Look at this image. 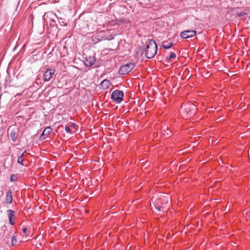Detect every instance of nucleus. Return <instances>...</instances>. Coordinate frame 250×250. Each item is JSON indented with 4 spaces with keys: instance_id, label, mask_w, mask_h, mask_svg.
<instances>
[{
    "instance_id": "f257e3e1",
    "label": "nucleus",
    "mask_w": 250,
    "mask_h": 250,
    "mask_svg": "<svg viewBox=\"0 0 250 250\" xmlns=\"http://www.w3.org/2000/svg\"><path fill=\"white\" fill-rule=\"evenodd\" d=\"M196 108L191 103H187L182 105L181 112L184 118L191 117L194 115Z\"/></svg>"
},
{
    "instance_id": "f03ea898",
    "label": "nucleus",
    "mask_w": 250,
    "mask_h": 250,
    "mask_svg": "<svg viewBox=\"0 0 250 250\" xmlns=\"http://www.w3.org/2000/svg\"><path fill=\"white\" fill-rule=\"evenodd\" d=\"M157 46L155 42L152 40L148 41L146 49V55L147 58H153L156 54Z\"/></svg>"
},
{
    "instance_id": "7ed1b4c3",
    "label": "nucleus",
    "mask_w": 250,
    "mask_h": 250,
    "mask_svg": "<svg viewBox=\"0 0 250 250\" xmlns=\"http://www.w3.org/2000/svg\"><path fill=\"white\" fill-rule=\"evenodd\" d=\"M124 96V92L119 90H114L111 94V99L117 103H119L123 101Z\"/></svg>"
},
{
    "instance_id": "20e7f679",
    "label": "nucleus",
    "mask_w": 250,
    "mask_h": 250,
    "mask_svg": "<svg viewBox=\"0 0 250 250\" xmlns=\"http://www.w3.org/2000/svg\"><path fill=\"white\" fill-rule=\"evenodd\" d=\"M160 200H161V202H160L159 201L155 202L154 205H155V208L159 211H160L161 210L163 211H165V210H164V202H165V204H167L168 202V200L166 196H163L162 198H160Z\"/></svg>"
},
{
    "instance_id": "39448f33",
    "label": "nucleus",
    "mask_w": 250,
    "mask_h": 250,
    "mask_svg": "<svg viewBox=\"0 0 250 250\" xmlns=\"http://www.w3.org/2000/svg\"><path fill=\"white\" fill-rule=\"evenodd\" d=\"M134 67V64L132 63H127L122 65L119 71L120 74L125 75L130 72Z\"/></svg>"
},
{
    "instance_id": "423d86ee",
    "label": "nucleus",
    "mask_w": 250,
    "mask_h": 250,
    "mask_svg": "<svg viewBox=\"0 0 250 250\" xmlns=\"http://www.w3.org/2000/svg\"><path fill=\"white\" fill-rule=\"evenodd\" d=\"M196 33L195 30H186L181 33V37L183 39H188L194 36Z\"/></svg>"
},
{
    "instance_id": "0eeeda50",
    "label": "nucleus",
    "mask_w": 250,
    "mask_h": 250,
    "mask_svg": "<svg viewBox=\"0 0 250 250\" xmlns=\"http://www.w3.org/2000/svg\"><path fill=\"white\" fill-rule=\"evenodd\" d=\"M54 73L55 70L54 69H47L43 75V80L45 82L50 81Z\"/></svg>"
},
{
    "instance_id": "6e6552de",
    "label": "nucleus",
    "mask_w": 250,
    "mask_h": 250,
    "mask_svg": "<svg viewBox=\"0 0 250 250\" xmlns=\"http://www.w3.org/2000/svg\"><path fill=\"white\" fill-rule=\"evenodd\" d=\"M7 212L10 224L12 225L14 224V222L12 221V220L15 218L16 212L10 209L8 210Z\"/></svg>"
},
{
    "instance_id": "1a4fd4ad",
    "label": "nucleus",
    "mask_w": 250,
    "mask_h": 250,
    "mask_svg": "<svg viewBox=\"0 0 250 250\" xmlns=\"http://www.w3.org/2000/svg\"><path fill=\"white\" fill-rule=\"evenodd\" d=\"M95 59L93 57H89L87 58H85V60L84 61V63L85 65L88 66H90L92 65L93 63L94 62Z\"/></svg>"
},
{
    "instance_id": "9d476101",
    "label": "nucleus",
    "mask_w": 250,
    "mask_h": 250,
    "mask_svg": "<svg viewBox=\"0 0 250 250\" xmlns=\"http://www.w3.org/2000/svg\"><path fill=\"white\" fill-rule=\"evenodd\" d=\"M9 136H10L11 139H12V140L13 141L15 142L17 138V136L16 135V131L13 129L10 128V129H9Z\"/></svg>"
},
{
    "instance_id": "9b49d317",
    "label": "nucleus",
    "mask_w": 250,
    "mask_h": 250,
    "mask_svg": "<svg viewBox=\"0 0 250 250\" xmlns=\"http://www.w3.org/2000/svg\"><path fill=\"white\" fill-rule=\"evenodd\" d=\"M52 131V129L50 126H48V127H46L44 129L42 133L40 136V139L41 140L42 139V137L44 135H46V136L48 135L49 134H50L51 133Z\"/></svg>"
},
{
    "instance_id": "f8f14e48",
    "label": "nucleus",
    "mask_w": 250,
    "mask_h": 250,
    "mask_svg": "<svg viewBox=\"0 0 250 250\" xmlns=\"http://www.w3.org/2000/svg\"><path fill=\"white\" fill-rule=\"evenodd\" d=\"M12 202V195L11 191L7 192L5 198V202L8 204H11Z\"/></svg>"
},
{
    "instance_id": "ddd939ff",
    "label": "nucleus",
    "mask_w": 250,
    "mask_h": 250,
    "mask_svg": "<svg viewBox=\"0 0 250 250\" xmlns=\"http://www.w3.org/2000/svg\"><path fill=\"white\" fill-rule=\"evenodd\" d=\"M110 84L108 80H104L101 82V85L103 89H106L109 87Z\"/></svg>"
},
{
    "instance_id": "4468645a",
    "label": "nucleus",
    "mask_w": 250,
    "mask_h": 250,
    "mask_svg": "<svg viewBox=\"0 0 250 250\" xmlns=\"http://www.w3.org/2000/svg\"><path fill=\"white\" fill-rule=\"evenodd\" d=\"M173 45V43L168 42H164L162 43V46L164 48L168 49L170 48Z\"/></svg>"
},
{
    "instance_id": "2eb2a0df",
    "label": "nucleus",
    "mask_w": 250,
    "mask_h": 250,
    "mask_svg": "<svg viewBox=\"0 0 250 250\" xmlns=\"http://www.w3.org/2000/svg\"><path fill=\"white\" fill-rule=\"evenodd\" d=\"M163 135L167 137L171 136V131L167 127H164V128L163 129Z\"/></svg>"
},
{
    "instance_id": "dca6fc26",
    "label": "nucleus",
    "mask_w": 250,
    "mask_h": 250,
    "mask_svg": "<svg viewBox=\"0 0 250 250\" xmlns=\"http://www.w3.org/2000/svg\"><path fill=\"white\" fill-rule=\"evenodd\" d=\"M175 57H176V54L172 52V53H171V54H170L169 56L166 57V59H167V60L169 61V60H171V59L175 58Z\"/></svg>"
},
{
    "instance_id": "f3484780",
    "label": "nucleus",
    "mask_w": 250,
    "mask_h": 250,
    "mask_svg": "<svg viewBox=\"0 0 250 250\" xmlns=\"http://www.w3.org/2000/svg\"><path fill=\"white\" fill-rule=\"evenodd\" d=\"M24 153H23L19 157L18 160V163L21 165H23V160L22 159V157H23Z\"/></svg>"
},
{
    "instance_id": "a211bd4d",
    "label": "nucleus",
    "mask_w": 250,
    "mask_h": 250,
    "mask_svg": "<svg viewBox=\"0 0 250 250\" xmlns=\"http://www.w3.org/2000/svg\"><path fill=\"white\" fill-rule=\"evenodd\" d=\"M11 243H12V245L13 246L15 245V244L17 243L16 238L15 236L12 237V239H11Z\"/></svg>"
},
{
    "instance_id": "6ab92c4d",
    "label": "nucleus",
    "mask_w": 250,
    "mask_h": 250,
    "mask_svg": "<svg viewBox=\"0 0 250 250\" xmlns=\"http://www.w3.org/2000/svg\"><path fill=\"white\" fill-rule=\"evenodd\" d=\"M65 130L68 133H69L71 130L70 128L69 127V126H67L65 127Z\"/></svg>"
},
{
    "instance_id": "aec40b11",
    "label": "nucleus",
    "mask_w": 250,
    "mask_h": 250,
    "mask_svg": "<svg viewBox=\"0 0 250 250\" xmlns=\"http://www.w3.org/2000/svg\"><path fill=\"white\" fill-rule=\"evenodd\" d=\"M27 228H25L22 229V231L24 233H26L27 232Z\"/></svg>"
},
{
    "instance_id": "412c9836",
    "label": "nucleus",
    "mask_w": 250,
    "mask_h": 250,
    "mask_svg": "<svg viewBox=\"0 0 250 250\" xmlns=\"http://www.w3.org/2000/svg\"><path fill=\"white\" fill-rule=\"evenodd\" d=\"M14 175H12L11 177V178H10V180L11 181H13L15 180V179H14Z\"/></svg>"
},
{
    "instance_id": "4be33fe9",
    "label": "nucleus",
    "mask_w": 250,
    "mask_h": 250,
    "mask_svg": "<svg viewBox=\"0 0 250 250\" xmlns=\"http://www.w3.org/2000/svg\"><path fill=\"white\" fill-rule=\"evenodd\" d=\"M112 39H113V36L112 35H110V37L107 38L108 40H111Z\"/></svg>"
},
{
    "instance_id": "5701e85b",
    "label": "nucleus",
    "mask_w": 250,
    "mask_h": 250,
    "mask_svg": "<svg viewBox=\"0 0 250 250\" xmlns=\"http://www.w3.org/2000/svg\"><path fill=\"white\" fill-rule=\"evenodd\" d=\"M245 13H240V14H239V16H243V15H245Z\"/></svg>"
}]
</instances>
